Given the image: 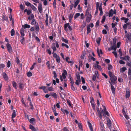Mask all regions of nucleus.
I'll use <instances>...</instances> for the list:
<instances>
[{"label": "nucleus", "instance_id": "63", "mask_svg": "<svg viewBox=\"0 0 131 131\" xmlns=\"http://www.w3.org/2000/svg\"><path fill=\"white\" fill-rule=\"evenodd\" d=\"M92 78L93 81H95L96 79V76L94 74L93 75Z\"/></svg>", "mask_w": 131, "mask_h": 131}, {"label": "nucleus", "instance_id": "55", "mask_svg": "<svg viewBox=\"0 0 131 131\" xmlns=\"http://www.w3.org/2000/svg\"><path fill=\"white\" fill-rule=\"evenodd\" d=\"M62 41L64 42L65 43H68V40L65 39L64 38H63L62 39Z\"/></svg>", "mask_w": 131, "mask_h": 131}, {"label": "nucleus", "instance_id": "47", "mask_svg": "<svg viewBox=\"0 0 131 131\" xmlns=\"http://www.w3.org/2000/svg\"><path fill=\"white\" fill-rule=\"evenodd\" d=\"M31 24L32 25H36L37 24L35 20L34 19H32L31 22Z\"/></svg>", "mask_w": 131, "mask_h": 131}, {"label": "nucleus", "instance_id": "60", "mask_svg": "<svg viewBox=\"0 0 131 131\" xmlns=\"http://www.w3.org/2000/svg\"><path fill=\"white\" fill-rule=\"evenodd\" d=\"M56 0H54L53 2V7L55 8H56Z\"/></svg>", "mask_w": 131, "mask_h": 131}, {"label": "nucleus", "instance_id": "4", "mask_svg": "<svg viewBox=\"0 0 131 131\" xmlns=\"http://www.w3.org/2000/svg\"><path fill=\"white\" fill-rule=\"evenodd\" d=\"M6 46L8 52L9 53L12 52L13 51V50L10 44L9 43H7L6 44Z\"/></svg>", "mask_w": 131, "mask_h": 131}, {"label": "nucleus", "instance_id": "38", "mask_svg": "<svg viewBox=\"0 0 131 131\" xmlns=\"http://www.w3.org/2000/svg\"><path fill=\"white\" fill-rule=\"evenodd\" d=\"M101 40V38L100 37H98L96 41L97 43L98 44H99L100 43V42Z\"/></svg>", "mask_w": 131, "mask_h": 131}, {"label": "nucleus", "instance_id": "44", "mask_svg": "<svg viewBox=\"0 0 131 131\" xmlns=\"http://www.w3.org/2000/svg\"><path fill=\"white\" fill-rule=\"evenodd\" d=\"M127 70V68L125 67H123L121 68L120 72H123Z\"/></svg>", "mask_w": 131, "mask_h": 131}, {"label": "nucleus", "instance_id": "49", "mask_svg": "<svg viewBox=\"0 0 131 131\" xmlns=\"http://www.w3.org/2000/svg\"><path fill=\"white\" fill-rule=\"evenodd\" d=\"M108 69L109 70H110L112 69L113 67L111 64H108Z\"/></svg>", "mask_w": 131, "mask_h": 131}, {"label": "nucleus", "instance_id": "3", "mask_svg": "<svg viewBox=\"0 0 131 131\" xmlns=\"http://www.w3.org/2000/svg\"><path fill=\"white\" fill-rule=\"evenodd\" d=\"M110 79L111 81V83L114 85L115 83V81L117 80L116 77L113 74V76L110 77Z\"/></svg>", "mask_w": 131, "mask_h": 131}, {"label": "nucleus", "instance_id": "28", "mask_svg": "<svg viewBox=\"0 0 131 131\" xmlns=\"http://www.w3.org/2000/svg\"><path fill=\"white\" fill-rule=\"evenodd\" d=\"M97 112H98V115L99 117L100 118V119H102V115L101 114V113L100 111L99 110V111H97Z\"/></svg>", "mask_w": 131, "mask_h": 131}, {"label": "nucleus", "instance_id": "62", "mask_svg": "<svg viewBox=\"0 0 131 131\" xmlns=\"http://www.w3.org/2000/svg\"><path fill=\"white\" fill-rule=\"evenodd\" d=\"M36 64V63H33L32 65V66L30 68V69L31 70H32L34 68Z\"/></svg>", "mask_w": 131, "mask_h": 131}, {"label": "nucleus", "instance_id": "1", "mask_svg": "<svg viewBox=\"0 0 131 131\" xmlns=\"http://www.w3.org/2000/svg\"><path fill=\"white\" fill-rule=\"evenodd\" d=\"M20 33L21 35L20 37L22 38L20 40V41L22 44H24V42L25 41V38L24 36H25V35L24 29L23 28H21L20 29Z\"/></svg>", "mask_w": 131, "mask_h": 131}, {"label": "nucleus", "instance_id": "19", "mask_svg": "<svg viewBox=\"0 0 131 131\" xmlns=\"http://www.w3.org/2000/svg\"><path fill=\"white\" fill-rule=\"evenodd\" d=\"M130 92L129 91L127 90L126 91V93L125 97L126 98H128L130 96Z\"/></svg>", "mask_w": 131, "mask_h": 131}, {"label": "nucleus", "instance_id": "21", "mask_svg": "<svg viewBox=\"0 0 131 131\" xmlns=\"http://www.w3.org/2000/svg\"><path fill=\"white\" fill-rule=\"evenodd\" d=\"M16 116V111L15 110H13V113L12 115V118L13 122H14V120L13 119V118L15 117Z\"/></svg>", "mask_w": 131, "mask_h": 131}, {"label": "nucleus", "instance_id": "30", "mask_svg": "<svg viewBox=\"0 0 131 131\" xmlns=\"http://www.w3.org/2000/svg\"><path fill=\"white\" fill-rule=\"evenodd\" d=\"M97 52L98 55L99 56H100V53L101 54H103L102 51V50L100 49V50H99V49L98 48H97Z\"/></svg>", "mask_w": 131, "mask_h": 131}, {"label": "nucleus", "instance_id": "57", "mask_svg": "<svg viewBox=\"0 0 131 131\" xmlns=\"http://www.w3.org/2000/svg\"><path fill=\"white\" fill-rule=\"evenodd\" d=\"M106 19V17L105 16H103V18L101 20V22L102 23H104Z\"/></svg>", "mask_w": 131, "mask_h": 131}, {"label": "nucleus", "instance_id": "26", "mask_svg": "<svg viewBox=\"0 0 131 131\" xmlns=\"http://www.w3.org/2000/svg\"><path fill=\"white\" fill-rule=\"evenodd\" d=\"M94 67L95 68H97L100 71L101 70H102L101 66L99 64H95L94 65Z\"/></svg>", "mask_w": 131, "mask_h": 131}, {"label": "nucleus", "instance_id": "52", "mask_svg": "<svg viewBox=\"0 0 131 131\" xmlns=\"http://www.w3.org/2000/svg\"><path fill=\"white\" fill-rule=\"evenodd\" d=\"M76 76L77 77V80H79V81H80V80H81L80 77L79 73H78V74L76 75Z\"/></svg>", "mask_w": 131, "mask_h": 131}, {"label": "nucleus", "instance_id": "36", "mask_svg": "<svg viewBox=\"0 0 131 131\" xmlns=\"http://www.w3.org/2000/svg\"><path fill=\"white\" fill-rule=\"evenodd\" d=\"M103 114V116L104 117H105L106 116V115L107 116H110V114H109V113L108 112H107V111H105V112H104Z\"/></svg>", "mask_w": 131, "mask_h": 131}, {"label": "nucleus", "instance_id": "14", "mask_svg": "<svg viewBox=\"0 0 131 131\" xmlns=\"http://www.w3.org/2000/svg\"><path fill=\"white\" fill-rule=\"evenodd\" d=\"M38 8L39 12L41 13H42V5L41 4H39L38 7Z\"/></svg>", "mask_w": 131, "mask_h": 131}, {"label": "nucleus", "instance_id": "59", "mask_svg": "<svg viewBox=\"0 0 131 131\" xmlns=\"http://www.w3.org/2000/svg\"><path fill=\"white\" fill-rule=\"evenodd\" d=\"M29 105L30 106V108L32 110H33L34 109V107H33V105L32 104L31 102H30Z\"/></svg>", "mask_w": 131, "mask_h": 131}, {"label": "nucleus", "instance_id": "54", "mask_svg": "<svg viewBox=\"0 0 131 131\" xmlns=\"http://www.w3.org/2000/svg\"><path fill=\"white\" fill-rule=\"evenodd\" d=\"M61 45L62 47L65 46L67 48H69L68 46L64 43H62V44Z\"/></svg>", "mask_w": 131, "mask_h": 131}, {"label": "nucleus", "instance_id": "32", "mask_svg": "<svg viewBox=\"0 0 131 131\" xmlns=\"http://www.w3.org/2000/svg\"><path fill=\"white\" fill-rule=\"evenodd\" d=\"M129 25V23H128L124 24L123 26V28L124 30L127 29V26Z\"/></svg>", "mask_w": 131, "mask_h": 131}, {"label": "nucleus", "instance_id": "37", "mask_svg": "<svg viewBox=\"0 0 131 131\" xmlns=\"http://www.w3.org/2000/svg\"><path fill=\"white\" fill-rule=\"evenodd\" d=\"M86 25V23L84 21H83V24L82 26H81V28L83 29L84 28L85 26Z\"/></svg>", "mask_w": 131, "mask_h": 131}, {"label": "nucleus", "instance_id": "5", "mask_svg": "<svg viewBox=\"0 0 131 131\" xmlns=\"http://www.w3.org/2000/svg\"><path fill=\"white\" fill-rule=\"evenodd\" d=\"M90 102L93 108V109L95 110V103L94 102V99L92 97V99L91 100Z\"/></svg>", "mask_w": 131, "mask_h": 131}, {"label": "nucleus", "instance_id": "16", "mask_svg": "<svg viewBox=\"0 0 131 131\" xmlns=\"http://www.w3.org/2000/svg\"><path fill=\"white\" fill-rule=\"evenodd\" d=\"M30 26L29 25H28L27 24H26L24 25H22V27L23 29L29 28H30Z\"/></svg>", "mask_w": 131, "mask_h": 131}, {"label": "nucleus", "instance_id": "25", "mask_svg": "<svg viewBox=\"0 0 131 131\" xmlns=\"http://www.w3.org/2000/svg\"><path fill=\"white\" fill-rule=\"evenodd\" d=\"M99 10L100 11V16H101L103 14V12L102 10V7L101 5H100L99 7Z\"/></svg>", "mask_w": 131, "mask_h": 131}, {"label": "nucleus", "instance_id": "41", "mask_svg": "<svg viewBox=\"0 0 131 131\" xmlns=\"http://www.w3.org/2000/svg\"><path fill=\"white\" fill-rule=\"evenodd\" d=\"M5 65L3 63L0 64V70H1L2 68H4L5 67Z\"/></svg>", "mask_w": 131, "mask_h": 131}, {"label": "nucleus", "instance_id": "35", "mask_svg": "<svg viewBox=\"0 0 131 131\" xmlns=\"http://www.w3.org/2000/svg\"><path fill=\"white\" fill-rule=\"evenodd\" d=\"M25 4L27 6H30L31 7V5H32L31 3H30L29 2L27 1V2H25Z\"/></svg>", "mask_w": 131, "mask_h": 131}, {"label": "nucleus", "instance_id": "34", "mask_svg": "<svg viewBox=\"0 0 131 131\" xmlns=\"http://www.w3.org/2000/svg\"><path fill=\"white\" fill-rule=\"evenodd\" d=\"M90 25H89L88 26H87V34H89V33L91 31V29L90 28Z\"/></svg>", "mask_w": 131, "mask_h": 131}, {"label": "nucleus", "instance_id": "12", "mask_svg": "<svg viewBox=\"0 0 131 131\" xmlns=\"http://www.w3.org/2000/svg\"><path fill=\"white\" fill-rule=\"evenodd\" d=\"M2 75L3 77L5 80H8V78L6 73L5 72H3Z\"/></svg>", "mask_w": 131, "mask_h": 131}, {"label": "nucleus", "instance_id": "48", "mask_svg": "<svg viewBox=\"0 0 131 131\" xmlns=\"http://www.w3.org/2000/svg\"><path fill=\"white\" fill-rule=\"evenodd\" d=\"M48 90L49 91H53V88L51 87L48 86L47 87Z\"/></svg>", "mask_w": 131, "mask_h": 131}, {"label": "nucleus", "instance_id": "40", "mask_svg": "<svg viewBox=\"0 0 131 131\" xmlns=\"http://www.w3.org/2000/svg\"><path fill=\"white\" fill-rule=\"evenodd\" d=\"M80 15V14L79 13H76L74 17V18L75 19H76Z\"/></svg>", "mask_w": 131, "mask_h": 131}, {"label": "nucleus", "instance_id": "10", "mask_svg": "<svg viewBox=\"0 0 131 131\" xmlns=\"http://www.w3.org/2000/svg\"><path fill=\"white\" fill-rule=\"evenodd\" d=\"M121 59L122 60H127L128 61L129 60L130 57L128 56H126L124 57H120Z\"/></svg>", "mask_w": 131, "mask_h": 131}, {"label": "nucleus", "instance_id": "46", "mask_svg": "<svg viewBox=\"0 0 131 131\" xmlns=\"http://www.w3.org/2000/svg\"><path fill=\"white\" fill-rule=\"evenodd\" d=\"M30 7L34 11H36L37 10V8L34 5H31Z\"/></svg>", "mask_w": 131, "mask_h": 131}, {"label": "nucleus", "instance_id": "31", "mask_svg": "<svg viewBox=\"0 0 131 131\" xmlns=\"http://www.w3.org/2000/svg\"><path fill=\"white\" fill-rule=\"evenodd\" d=\"M69 79L71 81L70 83L71 84H74V82L73 81V79L71 77L70 74H69Z\"/></svg>", "mask_w": 131, "mask_h": 131}, {"label": "nucleus", "instance_id": "20", "mask_svg": "<svg viewBox=\"0 0 131 131\" xmlns=\"http://www.w3.org/2000/svg\"><path fill=\"white\" fill-rule=\"evenodd\" d=\"M29 127V128L31 129L32 131H37L36 129L32 125L30 124Z\"/></svg>", "mask_w": 131, "mask_h": 131}, {"label": "nucleus", "instance_id": "51", "mask_svg": "<svg viewBox=\"0 0 131 131\" xmlns=\"http://www.w3.org/2000/svg\"><path fill=\"white\" fill-rule=\"evenodd\" d=\"M100 125L101 126V128H104V124L103 122H100Z\"/></svg>", "mask_w": 131, "mask_h": 131}, {"label": "nucleus", "instance_id": "42", "mask_svg": "<svg viewBox=\"0 0 131 131\" xmlns=\"http://www.w3.org/2000/svg\"><path fill=\"white\" fill-rule=\"evenodd\" d=\"M27 75L28 77H30L32 75V73L31 72L29 71L27 73Z\"/></svg>", "mask_w": 131, "mask_h": 131}, {"label": "nucleus", "instance_id": "45", "mask_svg": "<svg viewBox=\"0 0 131 131\" xmlns=\"http://www.w3.org/2000/svg\"><path fill=\"white\" fill-rule=\"evenodd\" d=\"M15 32L14 30L12 29L11 30V35L12 36H13L15 34Z\"/></svg>", "mask_w": 131, "mask_h": 131}, {"label": "nucleus", "instance_id": "27", "mask_svg": "<svg viewBox=\"0 0 131 131\" xmlns=\"http://www.w3.org/2000/svg\"><path fill=\"white\" fill-rule=\"evenodd\" d=\"M34 15L32 14H31L30 15V16L28 18V19L30 20L33 19L34 18Z\"/></svg>", "mask_w": 131, "mask_h": 131}, {"label": "nucleus", "instance_id": "7", "mask_svg": "<svg viewBox=\"0 0 131 131\" xmlns=\"http://www.w3.org/2000/svg\"><path fill=\"white\" fill-rule=\"evenodd\" d=\"M63 73H62V76L63 79H65L66 78V76L68 75V73L67 71L65 69L63 70Z\"/></svg>", "mask_w": 131, "mask_h": 131}, {"label": "nucleus", "instance_id": "23", "mask_svg": "<svg viewBox=\"0 0 131 131\" xmlns=\"http://www.w3.org/2000/svg\"><path fill=\"white\" fill-rule=\"evenodd\" d=\"M88 124L91 131H93L91 124L89 121L88 122Z\"/></svg>", "mask_w": 131, "mask_h": 131}, {"label": "nucleus", "instance_id": "58", "mask_svg": "<svg viewBox=\"0 0 131 131\" xmlns=\"http://www.w3.org/2000/svg\"><path fill=\"white\" fill-rule=\"evenodd\" d=\"M56 58V61L57 62H58L60 63V57L59 56H58V57H57Z\"/></svg>", "mask_w": 131, "mask_h": 131}, {"label": "nucleus", "instance_id": "29", "mask_svg": "<svg viewBox=\"0 0 131 131\" xmlns=\"http://www.w3.org/2000/svg\"><path fill=\"white\" fill-rule=\"evenodd\" d=\"M12 84L14 88L15 89H17V88L16 87L17 86V83H16L14 81H13L12 82Z\"/></svg>", "mask_w": 131, "mask_h": 131}, {"label": "nucleus", "instance_id": "53", "mask_svg": "<svg viewBox=\"0 0 131 131\" xmlns=\"http://www.w3.org/2000/svg\"><path fill=\"white\" fill-rule=\"evenodd\" d=\"M104 108H103V110L102 109L101 110V113H103L104 112H105V111H107L106 110V109L105 106H104Z\"/></svg>", "mask_w": 131, "mask_h": 131}, {"label": "nucleus", "instance_id": "61", "mask_svg": "<svg viewBox=\"0 0 131 131\" xmlns=\"http://www.w3.org/2000/svg\"><path fill=\"white\" fill-rule=\"evenodd\" d=\"M119 63L120 64H124L125 63V62L122 60H120L119 61Z\"/></svg>", "mask_w": 131, "mask_h": 131}, {"label": "nucleus", "instance_id": "33", "mask_svg": "<svg viewBox=\"0 0 131 131\" xmlns=\"http://www.w3.org/2000/svg\"><path fill=\"white\" fill-rule=\"evenodd\" d=\"M89 15H91L88 9H87L85 11V16H88Z\"/></svg>", "mask_w": 131, "mask_h": 131}, {"label": "nucleus", "instance_id": "6", "mask_svg": "<svg viewBox=\"0 0 131 131\" xmlns=\"http://www.w3.org/2000/svg\"><path fill=\"white\" fill-rule=\"evenodd\" d=\"M34 26L36 33L38 32L39 31L40 28L38 23L37 22V24L35 25Z\"/></svg>", "mask_w": 131, "mask_h": 131}, {"label": "nucleus", "instance_id": "22", "mask_svg": "<svg viewBox=\"0 0 131 131\" xmlns=\"http://www.w3.org/2000/svg\"><path fill=\"white\" fill-rule=\"evenodd\" d=\"M107 125L108 126V128H110L111 126V123L110 120V119H109V120L107 121Z\"/></svg>", "mask_w": 131, "mask_h": 131}, {"label": "nucleus", "instance_id": "43", "mask_svg": "<svg viewBox=\"0 0 131 131\" xmlns=\"http://www.w3.org/2000/svg\"><path fill=\"white\" fill-rule=\"evenodd\" d=\"M73 15L74 14L72 13H71L69 16V19H72Z\"/></svg>", "mask_w": 131, "mask_h": 131}, {"label": "nucleus", "instance_id": "56", "mask_svg": "<svg viewBox=\"0 0 131 131\" xmlns=\"http://www.w3.org/2000/svg\"><path fill=\"white\" fill-rule=\"evenodd\" d=\"M51 95L52 96L54 97V98H57V94L54 93H52Z\"/></svg>", "mask_w": 131, "mask_h": 131}, {"label": "nucleus", "instance_id": "18", "mask_svg": "<svg viewBox=\"0 0 131 131\" xmlns=\"http://www.w3.org/2000/svg\"><path fill=\"white\" fill-rule=\"evenodd\" d=\"M86 16V21L88 23H89L90 22L92 16L91 15Z\"/></svg>", "mask_w": 131, "mask_h": 131}, {"label": "nucleus", "instance_id": "50", "mask_svg": "<svg viewBox=\"0 0 131 131\" xmlns=\"http://www.w3.org/2000/svg\"><path fill=\"white\" fill-rule=\"evenodd\" d=\"M81 82V80H80V81L79 80H76L75 83V84L78 85V86L79 85L80 83V82Z\"/></svg>", "mask_w": 131, "mask_h": 131}, {"label": "nucleus", "instance_id": "39", "mask_svg": "<svg viewBox=\"0 0 131 131\" xmlns=\"http://www.w3.org/2000/svg\"><path fill=\"white\" fill-rule=\"evenodd\" d=\"M74 84H71V89L73 91H75V90H77L76 88H75L73 85Z\"/></svg>", "mask_w": 131, "mask_h": 131}, {"label": "nucleus", "instance_id": "24", "mask_svg": "<svg viewBox=\"0 0 131 131\" xmlns=\"http://www.w3.org/2000/svg\"><path fill=\"white\" fill-rule=\"evenodd\" d=\"M113 9H111L109 11L108 14H109V17H111L114 14V13H113Z\"/></svg>", "mask_w": 131, "mask_h": 131}, {"label": "nucleus", "instance_id": "2", "mask_svg": "<svg viewBox=\"0 0 131 131\" xmlns=\"http://www.w3.org/2000/svg\"><path fill=\"white\" fill-rule=\"evenodd\" d=\"M68 27L70 31H71L72 30V28L70 25L69 23H66L64 25V29L66 32H67L68 31V29L67 28Z\"/></svg>", "mask_w": 131, "mask_h": 131}, {"label": "nucleus", "instance_id": "13", "mask_svg": "<svg viewBox=\"0 0 131 131\" xmlns=\"http://www.w3.org/2000/svg\"><path fill=\"white\" fill-rule=\"evenodd\" d=\"M125 36L129 41H131V34L130 33L126 34Z\"/></svg>", "mask_w": 131, "mask_h": 131}, {"label": "nucleus", "instance_id": "11", "mask_svg": "<svg viewBox=\"0 0 131 131\" xmlns=\"http://www.w3.org/2000/svg\"><path fill=\"white\" fill-rule=\"evenodd\" d=\"M18 85L19 88H20L22 90H23L24 87L23 83L22 82H20L19 83Z\"/></svg>", "mask_w": 131, "mask_h": 131}, {"label": "nucleus", "instance_id": "17", "mask_svg": "<svg viewBox=\"0 0 131 131\" xmlns=\"http://www.w3.org/2000/svg\"><path fill=\"white\" fill-rule=\"evenodd\" d=\"M2 18L6 21H8V19L7 16L5 15L4 14H3L2 15Z\"/></svg>", "mask_w": 131, "mask_h": 131}, {"label": "nucleus", "instance_id": "9", "mask_svg": "<svg viewBox=\"0 0 131 131\" xmlns=\"http://www.w3.org/2000/svg\"><path fill=\"white\" fill-rule=\"evenodd\" d=\"M61 110L63 114H66L67 116L69 114V112L66 109H63L61 108Z\"/></svg>", "mask_w": 131, "mask_h": 131}, {"label": "nucleus", "instance_id": "64", "mask_svg": "<svg viewBox=\"0 0 131 131\" xmlns=\"http://www.w3.org/2000/svg\"><path fill=\"white\" fill-rule=\"evenodd\" d=\"M11 63L9 61H8L7 62V67L8 68H9L10 66Z\"/></svg>", "mask_w": 131, "mask_h": 131}, {"label": "nucleus", "instance_id": "15", "mask_svg": "<svg viewBox=\"0 0 131 131\" xmlns=\"http://www.w3.org/2000/svg\"><path fill=\"white\" fill-rule=\"evenodd\" d=\"M29 122L31 124H34V123H36V120L34 118H31L29 119Z\"/></svg>", "mask_w": 131, "mask_h": 131}, {"label": "nucleus", "instance_id": "8", "mask_svg": "<svg viewBox=\"0 0 131 131\" xmlns=\"http://www.w3.org/2000/svg\"><path fill=\"white\" fill-rule=\"evenodd\" d=\"M109 82L111 85V87L112 90V93L114 94L115 93V89L113 85L111 83V82L109 81Z\"/></svg>", "mask_w": 131, "mask_h": 131}]
</instances>
